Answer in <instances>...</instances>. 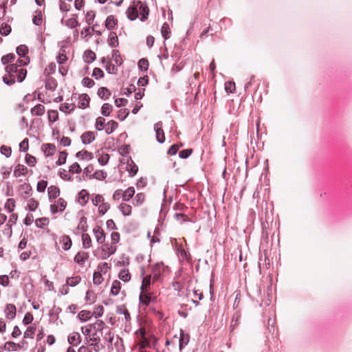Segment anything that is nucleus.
I'll use <instances>...</instances> for the list:
<instances>
[{
  "label": "nucleus",
  "instance_id": "obj_1",
  "mask_svg": "<svg viewBox=\"0 0 352 352\" xmlns=\"http://www.w3.org/2000/svg\"><path fill=\"white\" fill-rule=\"evenodd\" d=\"M126 16L130 21H135L140 14V21L144 22L149 15V8L145 2L135 0L126 11Z\"/></svg>",
  "mask_w": 352,
  "mask_h": 352
},
{
  "label": "nucleus",
  "instance_id": "obj_2",
  "mask_svg": "<svg viewBox=\"0 0 352 352\" xmlns=\"http://www.w3.org/2000/svg\"><path fill=\"white\" fill-rule=\"evenodd\" d=\"M91 327L96 331L95 333L90 335L91 340L96 342L94 345V349L96 351L99 350V345L98 342L100 340V335L98 332H101L102 329L104 328V322L102 320H98L94 324L91 325Z\"/></svg>",
  "mask_w": 352,
  "mask_h": 352
},
{
  "label": "nucleus",
  "instance_id": "obj_3",
  "mask_svg": "<svg viewBox=\"0 0 352 352\" xmlns=\"http://www.w3.org/2000/svg\"><path fill=\"white\" fill-rule=\"evenodd\" d=\"M36 102V96L32 94H27L23 97V102H20L18 104V107L21 110H28L30 109L31 107H33V103Z\"/></svg>",
  "mask_w": 352,
  "mask_h": 352
},
{
  "label": "nucleus",
  "instance_id": "obj_4",
  "mask_svg": "<svg viewBox=\"0 0 352 352\" xmlns=\"http://www.w3.org/2000/svg\"><path fill=\"white\" fill-rule=\"evenodd\" d=\"M78 99V107L80 109H85L89 107V102H90V98L87 94H82L81 95H78L77 96L76 94H74L72 95V97L71 98V100L73 101V100Z\"/></svg>",
  "mask_w": 352,
  "mask_h": 352
},
{
  "label": "nucleus",
  "instance_id": "obj_5",
  "mask_svg": "<svg viewBox=\"0 0 352 352\" xmlns=\"http://www.w3.org/2000/svg\"><path fill=\"white\" fill-rule=\"evenodd\" d=\"M116 251V247L113 245L104 244L101 249V256L103 259H107Z\"/></svg>",
  "mask_w": 352,
  "mask_h": 352
},
{
  "label": "nucleus",
  "instance_id": "obj_6",
  "mask_svg": "<svg viewBox=\"0 0 352 352\" xmlns=\"http://www.w3.org/2000/svg\"><path fill=\"white\" fill-rule=\"evenodd\" d=\"M154 130L156 133V139L159 143H163L165 141L164 133L162 129V122H158L154 125Z\"/></svg>",
  "mask_w": 352,
  "mask_h": 352
},
{
  "label": "nucleus",
  "instance_id": "obj_7",
  "mask_svg": "<svg viewBox=\"0 0 352 352\" xmlns=\"http://www.w3.org/2000/svg\"><path fill=\"white\" fill-rule=\"evenodd\" d=\"M94 236L99 244L104 243L105 241L104 232L100 226H96L93 229Z\"/></svg>",
  "mask_w": 352,
  "mask_h": 352
},
{
  "label": "nucleus",
  "instance_id": "obj_8",
  "mask_svg": "<svg viewBox=\"0 0 352 352\" xmlns=\"http://www.w3.org/2000/svg\"><path fill=\"white\" fill-rule=\"evenodd\" d=\"M118 24V19L113 15H109L107 17L104 25L108 30H113Z\"/></svg>",
  "mask_w": 352,
  "mask_h": 352
},
{
  "label": "nucleus",
  "instance_id": "obj_9",
  "mask_svg": "<svg viewBox=\"0 0 352 352\" xmlns=\"http://www.w3.org/2000/svg\"><path fill=\"white\" fill-rule=\"evenodd\" d=\"M80 138L84 144H89L95 140V133L93 131H87L82 133Z\"/></svg>",
  "mask_w": 352,
  "mask_h": 352
},
{
  "label": "nucleus",
  "instance_id": "obj_10",
  "mask_svg": "<svg viewBox=\"0 0 352 352\" xmlns=\"http://www.w3.org/2000/svg\"><path fill=\"white\" fill-rule=\"evenodd\" d=\"M108 45L111 48L116 47L119 45V41L117 34L115 32H110L107 39Z\"/></svg>",
  "mask_w": 352,
  "mask_h": 352
},
{
  "label": "nucleus",
  "instance_id": "obj_11",
  "mask_svg": "<svg viewBox=\"0 0 352 352\" xmlns=\"http://www.w3.org/2000/svg\"><path fill=\"white\" fill-rule=\"evenodd\" d=\"M56 146L53 144L47 143L42 146V151L47 157L52 156L56 152Z\"/></svg>",
  "mask_w": 352,
  "mask_h": 352
},
{
  "label": "nucleus",
  "instance_id": "obj_12",
  "mask_svg": "<svg viewBox=\"0 0 352 352\" xmlns=\"http://www.w3.org/2000/svg\"><path fill=\"white\" fill-rule=\"evenodd\" d=\"M68 342L74 346H77L81 341V337L79 333L73 332L68 336Z\"/></svg>",
  "mask_w": 352,
  "mask_h": 352
},
{
  "label": "nucleus",
  "instance_id": "obj_13",
  "mask_svg": "<svg viewBox=\"0 0 352 352\" xmlns=\"http://www.w3.org/2000/svg\"><path fill=\"white\" fill-rule=\"evenodd\" d=\"M89 258V253L86 252H79L74 257V261L79 265H84Z\"/></svg>",
  "mask_w": 352,
  "mask_h": 352
},
{
  "label": "nucleus",
  "instance_id": "obj_14",
  "mask_svg": "<svg viewBox=\"0 0 352 352\" xmlns=\"http://www.w3.org/2000/svg\"><path fill=\"white\" fill-rule=\"evenodd\" d=\"M96 58V54L91 50H87L85 51L83 54L84 61L88 64L94 62Z\"/></svg>",
  "mask_w": 352,
  "mask_h": 352
},
{
  "label": "nucleus",
  "instance_id": "obj_15",
  "mask_svg": "<svg viewBox=\"0 0 352 352\" xmlns=\"http://www.w3.org/2000/svg\"><path fill=\"white\" fill-rule=\"evenodd\" d=\"M118 128V123L114 120H109L107 122L104 129L107 135L111 134Z\"/></svg>",
  "mask_w": 352,
  "mask_h": 352
},
{
  "label": "nucleus",
  "instance_id": "obj_16",
  "mask_svg": "<svg viewBox=\"0 0 352 352\" xmlns=\"http://www.w3.org/2000/svg\"><path fill=\"white\" fill-rule=\"evenodd\" d=\"M6 316L8 319H13L16 316V307L12 304H8L6 305L5 309Z\"/></svg>",
  "mask_w": 352,
  "mask_h": 352
},
{
  "label": "nucleus",
  "instance_id": "obj_17",
  "mask_svg": "<svg viewBox=\"0 0 352 352\" xmlns=\"http://www.w3.org/2000/svg\"><path fill=\"white\" fill-rule=\"evenodd\" d=\"M189 335L188 333H184L182 330L180 331V338H179V350L182 351V349L188 344L189 342Z\"/></svg>",
  "mask_w": 352,
  "mask_h": 352
},
{
  "label": "nucleus",
  "instance_id": "obj_18",
  "mask_svg": "<svg viewBox=\"0 0 352 352\" xmlns=\"http://www.w3.org/2000/svg\"><path fill=\"white\" fill-rule=\"evenodd\" d=\"M89 200V193L86 190H82L78 193V201L81 206H85Z\"/></svg>",
  "mask_w": 352,
  "mask_h": 352
},
{
  "label": "nucleus",
  "instance_id": "obj_19",
  "mask_svg": "<svg viewBox=\"0 0 352 352\" xmlns=\"http://www.w3.org/2000/svg\"><path fill=\"white\" fill-rule=\"evenodd\" d=\"M59 242L63 244L62 247L65 250H69L72 243L70 237L67 235L62 236L59 239Z\"/></svg>",
  "mask_w": 352,
  "mask_h": 352
},
{
  "label": "nucleus",
  "instance_id": "obj_20",
  "mask_svg": "<svg viewBox=\"0 0 352 352\" xmlns=\"http://www.w3.org/2000/svg\"><path fill=\"white\" fill-rule=\"evenodd\" d=\"M126 169L129 173L130 176H134L138 171V166L133 162V161L130 159L127 162Z\"/></svg>",
  "mask_w": 352,
  "mask_h": 352
},
{
  "label": "nucleus",
  "instance_id": "obj_21",
  "mask_svg": "<svg viewBox=\"0 0 352 352\" xmlns=\"http://www.w3.org/2000/svg\"><path fill=\"white\" fill-rule=\"evenodd\" d=\"M111 58L118 66H121L123 63V60L118 50H113L111 52Z\"/></svg>",
  "mask_w": 352,
  "mask_h": 352
},
{
  "label": "nucleus",
  "instance_id": "obj_22",
  "mask_svg": "<svg viewBox=\"0 0 352 352\" xmlns=\"http://www.w3.org/2000/svg\"><path fill=\"white\" fill-rule=\"evenodd\" d=\"M47 192H48V196H49L50 199H55L59 196L60 190L56 186H50L47 188Z\"/></svg>",
  "mask_w": 352,
  "mask_h": 352
},
{
  "label": "nucleus",
  "instance_id": "obj_23",
  "mask_svg": "<svg viewBox=\"0 0 352 352\" xmlns=\"http://www.w3.org/2000/svg\"><path fill=\"white\" fill-rule=\"evenodd\" d=\"M28 168L22 164H18L14 170V175L16 177H21V175H24L27 173Z\"/></svg>",
  "mask_w": 352,
  "mask_h": 352
},
{
  "label": "nucleus",
  "instance_id": "obj_24",
  "mask_svg": "<svg viewBox=\"0 0 352 352\" xmlns=\"http://www.w3.org/2000/svg\"><path fill=\"white\" fill-rule=\"evenodd\" d=\"M45 88L50 91H54L57 87L56 80L52 77H48L45 81Z\"/></svg>",
  "mask_w": 352,
  "mask_h": 352
},
{
  "label": "nucleus",
  "instance_id": "obj_25",
  "mask_svg": "<svg viewBox=\"0 0 352 352\" xmlns=\"http://www.w3.org/2000/svg\"><path fill=\"white\" fill-rule=\"evenodd\" d=\"M148 60L145 58H140L138 62V67L142 72H146L148 71Z\"/></svg>",
  "mask_w": 352,
  "mask_h": 352
},
{
  "label": "nucleus",
  "instance_id": "obj_26",
  "mask_svg": "<svg viewBox=\"0 0 352 352\" xmlns=\"http://www.w3.org/2000/svg\"><path fill=\"white\" fill-rule=\"evenodd\" d=\"M76 157L80 160H91L94 157L93 153L85 150H82L76 153Z\"/></svg>",
  "mask_w": 352,
  "mask_h": 352
},
{
  "label": "nucleus",
  "instance_id": "obj_27",
  "mask_svg": "<svg viewBox=\"0 0 352 352\" xmlns=\"http://www.w3.org/2000/svg\"><path fill=\"white\" fill-rule=\"evenodd\" d=\"M98 96L103 100H107L111 95L110 91L104 87H100L97 92Z\"/></svg>",
  "mask_w": 352,
  "mask_h": 352
},
{
  "label": "nucleus",
  "instance_id": "obj_28",
  "mask_svg": "<svg viewBox=\"0 0 352 352\" xmlns=\"http://www.w3.org/2000/svg\"><path fill=\"white\" fill-rule=\"evenodd\" d=\"M140 301L141 303L148 305V303L151 302V296L150 293L146 291H141L140 295Z\"/></svg>",
  "mask_w": 352,
  "mask_h": 352
},
{
  "label": "nucleus",
  "instance_id": "obj_29",
  "mask_svg": "<svg viewBox=\"0 0 352 352\" xmlns=\"http://www.w3.org/2000/svg\"><path fill=\"white\" fill-rule=\"evenodd\" d=\"M92 316H93L92 313L91 311H87V310H82V311H80V313L78 314V316L80 320H81L82 322H85V321L89 320Z\"/></svg>",
  "mask_w": 352,
  "mask_h": 352
},
{
  "label": "nucleus",
  "instance_id": "obj_30",
  "mask_svg": "<svg viewBox=\"0 0 352 352\" xmlns=\"http://www.w3.org/2000/svg\"><path fill=\"white\" fill-rule=\"evenodd\" d=\"M161 33H162V37L165 40H167L170 38V30L169 25L167 23H164L162 25V29H161Z\"/></svg>",
  "mask_w": 352,
  "mask_h": 352
},
{
  "label": "nucleus",
  "instance_id": "obj_31",
  "mask_svg": "<svg viewBox=\"0 0 352 352\" xmlns=\"http://www.w3.org/2000/svg\"><path fill=\"white\" fill-rule=\"evenodd\" d=\"M107 122H106V119L103 117H98L95 123V127L98 131H102L104 129V127L106 126Z\"/></svg>",
  "mask_w": 352,
  "mask_h": 352
},
{
  "label": "nucleus",
  "instance_id": "obj_32",
  "mask_svg": "<svg viewBox=\"0 0 352 352\" xmlns=\"http://www.w3.org/2000/svg\"><path fill=\"white\" fill-rule=\"evenodd\" d=\"M16 52L20 57H25L28 53V47L25 45H20L16 48Z\"/></svg>",
  "mask_w": 352,
  "mask_h": 352
},
{
  "label": "nucleus",
  "instance_id": "obj_33",
  "mask_svg": "<svg viewBox=\"0 0 352 352\" xmlns=\"http://www.w3.org/2000/svg\"><path fill=\"white\" fill-rule=\"evenodd\" d=\"M135 194V189L133 187L128 188L122 193V199L124 201H129Z\"/></svg>",
  "mask_w": 352,
  "mask_h": 352
},
{
  "label": "nucleus",
  "instance_id": "obj_34",
  "mask_svg": "<svg viewBox=\"0 0 352 352\" xmlns=\"http://www.w3.org/2000/svg\"><path fill=\"white\" fill-rule=\"evenodd\" d=\"M82 247L85 249H88L91 246V239L88 234H82Z\"/></svg>",
  "mask_w": 352,
  "mask_h": 352
},
{
  "label": "nucleus",
  "instance_id": "obj_35",
  "mask_svg": "<svg viewBox=\"0 0 352 352\" xmlns=\"http://www.w3.org/2000/svg\"><path fill=\"white\" fill-rule=\"evenodd\" d=\"M120 210L124 216H129L131 213V206L126 204L122 203L120 205Z\"/></svg>",
  "mask_w": 352,
  "mask_h": 352
},
{
  "label": "nucleus",
  "instance_id": "obj_36",
  "mask_svg": "<svg viewBox=\"0 0 352 352\" xmlns=\"http://www.w3.org/2000/svg\"><path fill=\"white\" fill-rule=\"evenodd\" d=\"M119 278L124 282H128L131 279V274L128 270L123 269L119 273Z\"/></svg>",
  "mask_w": 352,
  "mask_h": 352
},
{
  "label": "nucleus",
  "instance_id": "obj_37",
  "mask_svg": "<svg viewBox=\"0 0 352 352\" xmlns=\"http://www.w3.org/2000/svg\"><path fill=\"white\" fill-rule=\"evenodd\" d=\"M121 288V284L119 280H114L112 283L111 288V293L113 296H116L118 294Z\"/></svg>",
  "mask_w": 352,
  "mask_h": 352
},
{
  "label": "nucleus",
  "instance_id": "obj_38",
  "mask_svg": "<svg viewBox=\"0 0 352 352\" xmlns=\"http://www.w3.org/2000/svg\"><path fill=\"white\" fill-rule=\"evenodd\" d=\"M15 58V55L13 53H10L1 57V63L3 65H8L12 63Z\"/></svg>",
  "mask_w": 352,
  "mask_h": 352
},
{
  "label": "nucleus",
  "instance_id": "obj_39",
  "mask_svg": "<svg viewBox=\"0 0 352 352\" xmlns=\"http://www.w3.org/2000/svg\"><path fill=\"white\" fill-rule=\"evenodd\" d=\"M35 13L36 14L32 19V22L35 25L39 26L42 23V12L41 10H36Z\"/></svg>",
  "mask_w": 352,
  "mask_h": 352
},
{
  "label": "nucleus",
  "instance_id": "obj_40",
  "mask_svg": "<svg viewBox=\"0 0 352 352\" xmlns=\"http://www.w3.org/2000/svg\"><path fill=\"white\" fill-rule=\"evenodd\" d=\"M151 285V276H146L143 278L141 285V291L148 292V288Z\"/></svg>",
  "mask_w": 352,
  "mask_h": 352
},
{
  "label": "nucleus",
  "instance_id": "obj_41",
  "mask_svg": "<svg viewBox=\"0 0 352 352\" xmlns=\"http://www.w3.org/2000/svg\"><path fill=\"white\" fill-rule=\"evenodd\" d=\"M11 27L10 25H9L7 23H2V25H1L0 27V34L2 35V36H8L10 34V33L11 32Z\"/></svg>",
  "mask_w": 352,
  "mask_h": 352
},
{
  "label": "nucleus",
  "instance_id": "obj_42",
  "mask_svg": "<svg viewBox=\"0 0 352 352\" xmlns=\"http://www.w3.org/2000/svg\"><path fill=\"white\" fill-rule=\"evenodd\" d=\"M109 208V204L103 201V202L98 206V212L101 215H103L107 212Z\"/></svg>",
  "mask_w": 352,
  "mask_h": 352
},
{
  "label": "nucleus",
  "instance_id": "obj_43",
  "mask_svg": "<svg viewBox=\"0 0 352 352\" xmlns=\"http://www.w3.org/2000/svg\"><path fill=\"white\" fill-rule=\"evenodd\" d=\"M16 78L19 82H22L27 76V70L25 69H20L16 72Z\"/></svg>",
  "mask_w": 352,
  "mask_h": 352
},
{
  "label": "nucleus",
  "instance_id": "obj_44",
  "mask_svg": "<svg viewBox=\"0 0 352 352\" xmlns=\"http://www.w3.org/2000/svg\"><path fill=\"white\" fill-rule=\"evenodd\" d=\"M36 327L34 326H30L27 328L24 333L25 338H33L35 333Z\"/></svg>",
  "mask_w": 352,
  "mask_h": 352
},
{
  "label": "nucleus",
  "instance_id": "obj_45",
  "mask_svg": "<svg viewBox=\"0 0 352 352\" xmlns=\"http://www.w3.org/2000/svg\"><path fill=\"white\" fill-rule=\"evenodd\" d=\"M67 153L66 151H61L59 153L58 160L56 161V164L60 166L64 164L66 162Z\"/></svg>",
  "mask_w": 352,
  "mask_h": 352
},
{
  "label": "nucleus",
  "instance_id": "obj_46",
  "mask_svg": "<svg viewBox=\"0 0 352 352\" xmlns=\"http://www.w3.org/2000/svg\"><path fill=\"white\" fill-rule=\"evenodd\" d=\"M15 207V201L14 199L10 198L7 200L5 204V208L9 212H11L14 210Z\"/></svg>",
  "mask_w": 352,
  "mask_h": 352
},
{
  "label": "nucleus",
  "instance_id": "obj_47",
  "mask_svg": "<svg viewBox=\"0 0 352 352\" xmlns=\"http://www.w3.org/2000/svg\"><path fill=\"white\" fill-rule=\"evenodd\" d=\"M49 219L46 217L38 218L36 219L35 224L38 228H43L48 225Z\"/></svg>",
  "mask_w": 352,
  "mask_h": 352
},
{
  "label": "nucleus",
  "instance_id": "obj_48",
  "mask_svg": "<svg viewBox=\"0 0 352 352\" xmlns=\"http://www.w3.org/2000/svg\"><path fill=\"white\" fill-rule=\"evenodd\" d=\"M104 76V72L100 68L95 67L93 69L92 76L95 78V79L98 80L99 78H103Z\"/></svg>",
  "mask_w": 352,
  "mask_h": 352
},
{
  "label": "nucleus",
  "instance_id": "obj_49",
  "mask_svg": "<svg viewBox=\"0 0 352 352\" xmlns=\"http://www.w3.org/2000/svg\"><path fill=\"white\" fill-rule=\"evenodd\" d=\"M80 281V278L79 276H74V277L68 278L66 280V283H67V285H68L71 287H74L76 285H78Z\"/></svg>",
  "mask_w": 352,
  "mask_h": 352
},
{
  "label": "nucleus",
  "instance_id": "obj_50",
  "mask_svg": "<svg viewBox=\"0 0 352 352\" xmlns=\"http://www.w3.org/2000/svg\"><path fill=\"white\" fill-rule=\"evenodd\" d=\"M6 72H8L10 75H12V73L18 72V65L16 63H12L8 65L6 67Z\"/></svg>",
  "mask_w": 352,
  "mask_h": 352
},
{
  "label": "nucleus",
  "instance_id": "obj_51",
  "mask_svg": "<svg viewBox=\"0 0 352 352\" xmlns=\"http://www.w3.org/2000/svg\"><path fill=\"white\" fill-rule=\"evenodd\" d=\"M78 24L79 23L76 19L73 17L69 19L65 23L66 26L71 29L75 28L78 25Z\"/></svg>",
  "mask_w": 352,
  "mask_h": 352
},
{
  "label": "nucleus",
  "instance_id": "obj_52",
  "mask_svg": "<svg viewBox=\"0 0 352 352\" xmlns=\"http://www.w3.org/2000/svg\"><path fill=\"white\" fill-rule=\"evenodd\" d=\"M82 85L85 87L91 88L95 85V82L89 77H85L82 80Z\"/></svg>",
  "mask_w": 352,
  "mask_h": 352
},
{
  "label": "nucleus",
  "instance_id": "obj_53",
  "mask_svg": "<svg viewBox=\"0 0 352 352\" xmlns=\"http://www.w3.org/2000/svg\"><path fill=\"white\" fill-rule=\"evenodd\" d=\"M107 177V173L103 170L96 171L92 176V178H95L98 180H103Z\"/></svg>",
  "mask_w": 352,
  "mask_h": 352
},
{
  "label": "nucleus",
  "instance_id": "obj_54",
  "mask_svg": "<svg viewBox=\"0 0 352 352\" xmlns=\"http://www.w3.org/2000/svg\"><path fill=\"white\" fill-rule=\"evenodd\" d=\"M38 206V203L34 199H30L28 201V207L30 211H34Z\"/></svg>",
  "mask_w": 352,
  "mask_h": 352
},
{
  "label": "nucleus",
  "instance_id": "obj_55",
  "mask_svg": "<svg viewBox=\"0 0 352 352\" xmlns=\"http://www.w3.org/2000/svg\"><path fill=\"white\" fill-rule=\"evenodd\" d=\"M56 204L57 205V206L59 208V212H62L65 209V208L67 206V201L63 198H59L56 201Z\"/></svg>",
  "mask_w": 352,
  "mask_h": 352
},
{
  "label": "nucleus",
  "instance_id": "obj_56",
  "mask_svg": "<svg viewBox=\"0 0 352 352\" xmlns=\"http://www.w3.org/2000/svg\"><path fill=\"white\" fill-rule=\"evenodd\" d=\"M47 186V182L45 180H41L37 183L36 190L40 192H43Z\"/></svg>",
  "mask_w": 352,
  "mask_h": 352
},
{
  "label": "nucleus",
  "instance_id": "obj_57",
  "mask_svg": "<svg viewBox=\"0 0 352 352\" xmlns=\"http://www.w3.org/2000/svg\"><path fill=\"white\" fill-rule=\"evenodd\" d=\"M225 90L228 93H232L235 90V83L233 81H228L225 83Z\"/></svg>",
  "mask_w": 352,
  "mask_h": 352
},
{
  "label": "nucleus",
  "instance_id": "obj_58",
  "mask_svg": "<svg viewBox=\"0 0 352 352\" xmlns=\"http://www.w3.org/2000/svg\"><path fill=\"white\" fill-rule=\"evenodd\" d=\"M105 69L109 74H116L118 73L117 67L111 63L108 65H105Z\"/></svg>",
  "mask_w": 352,
  "mask_h": 352
},
{
  "label": "nucleus",
  "instance_id": "obj_59",
  "mask_svg": "<svg viewBox=\"0 0 352 352\" xmlns=\"http://www.w3.org/2000/svg\"><path fill=\"white\" fill-rule=\"evenodd\" d=\"M103 280L102 276L100 272H94L93 276V282L95 285H100Z\"/></svg>",
  "mask_w": 352,
  "mask_h": 352
},
{
  "label": "nucleus",
  "instance_id": "obj_60",
  "mask_svg": "<svg viewBox=\"0 0 352 352\" xmlns=\"http://www.w3.org/2000/svg\"><path fill=\"white\" fill-rule=\"evenodd\" d=\"M69 171L72 173H80L82 169L80 165L77 162H75L70 166Z\"/></svg>",
  "mask_w": 352,
  "mask_h": 352
},
{
  "label": "nucleus",
  "instance_id": "obj_61",
  "mask_svg": "<svg viewBox=\"0 0 352 352\" xmlns=\"http://www.w3.org/2000/svg\"><path fill=\"white\" fill-rule=\"evenodd\" d=\"M0 151H1V153L7 157H8L11 155L12 150H11V148L9 146L3 145L1 146Z\"/></svg>",
  "mask_w": 352,
  "mask_h": 352
},
{
  "label": "nucleus",
  "instance_id": "obj_62",
  "mask_svg": "<svg viewBox=\"0 0 352 352\" xmlns=\"http://www.w3.org/2000/svg\"><path fill=\"white\" fill-rule=\"evenodd\" d=\"M96 15L95 12L92 10L88 11L86 14V22L89 25L94 20Z\"/></svg>",
  "mask_w": 352,
  "mask_h": 352
},
{
  "label": "nucleus",
  "instance_id": "obj_63",
  "mask_svg": "<svg viewBox=\"0 0 352 352\" xmlns=\"http://www.w3.org/2000/svg\"><path fill=\"white\" fill-rule=\"evenodd\" d=\"M144 200V195L142 193H138L134 198V204L139 206L141 205Z\"/></svg>",
  "mask_w": 352,
  "mask_h": 352
},
{
  "label": "nucleus",
  "instance_id": "obj_64",
  "mask_svg": "<svg viewBox=\"0 0 352 352\" xmlns=\"http://www.w3.org/2000/svg\"><path fill=\"white\" fill-rule=\"evenodd\" d=\"M122 91H123V94L129 96L133 92L135 91V86L133 85H130L128 87L124 88L122 89Z\"/></svg>",
  "mask_w": 352,
  "mask_h": 352
}]
</instances>
